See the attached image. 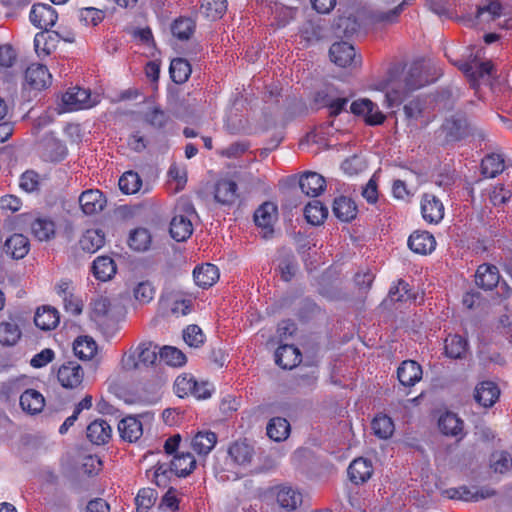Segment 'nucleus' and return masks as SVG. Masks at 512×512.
<instances>
[{
    "label": "nucleus",
    "mask_w": 512,
    "mask_h": 512,
    "mask_svg": "<svg viewBox=\"0 0 512 512\" xmlns=\"http://www.w3.org/2000/svg\"><path fill=\"white\" fill-rule=\"evenodd\" d=\"M90 92L81 87H73L62 96V102L68 111H77L89 107Z\"/></svg>",
    "instance_id": "nucleus-20"
},
{
    "label": "nucleus",
    "mask_w": 512,
    "mask_h": 512,
    "mask_svg": "<svg viewBox=\"0 0 512 512\" xmlns=\"http://www.w3.org/2000/svg\"><path fill=\"white\" fill-rule=\"evenodd\" d=\"M59 322L60 316L56 308L44 305L36 310L34 323L39 329L43 331L53 330L58 326Z\"/></svg>",
    "instance_id": "nucleus-27"
},
{
    "label": "nucleus",
    "mask_w": 512,
    "mask_h": 512,
    "mask_svg": "<svg viewBox=\"0 0 512 512\" xmlns=\"http://www.w3.org/2000/svg\"><path fill=\"white\" fill-rule=\"evenodd\" d=\"M254 449L245 441H235L229 446L228 455L238 465L249 464L253 458Z\"/></svg>",
    "instance_id": "nucleus-36"
},
{
    "label": "nucleus",
    "mask_w": 512,
    "mask_h": 512,
    "mask_svg": "<svg viewBox=\"0 0 512 512\" xmlns=\"http://www.w3.org/2000/svg\"><path fill=\"white\" fill-rule=\"evenodd\" d=\"M389 298L393 302H405L414 298L410 285L404 280H398L389 290Z\"/></svg>",
    "instance_id": "nucleus-59"
},
{
    "label": "nucleus",
    "mask_w": 512,
    "mask_h": 512,
    "mask_svg": "<svg viewBox=\"0 0 512 512\" xmlns=\"http://www.w3.org/2000/svg\"><path fill=\"white\" fill-rule=\"evenodd\" d=\"M347 474L350 481L356 485L367 482L373 474V466L371 461L362 457L354 459L348 469Z\"/></svg>",
    "instance_id": "nucleus-22"
},
{
    "label": "nucleus",
    "mask_w": 512,
    "mask_h": 512,
    "mask_svg": "<svg viewBox=\"0 0 512 512\" xmlns=\"http://www.w3.org/2000/svg\"><path fill=\"white\" fill-rule=\"evenodd\" d=\"M438 427L442 434L457 437L463 432V421L456 414L447 411L439 417Z\"/></svg>",
    "instance_id": "nucleus-35"
},
{
    "label": "nucleus",
    "mask_w": 512,
    "mask_h": 512,
    "mask_svg": "<svg viewBox=\"0 0 512 512\" xmlns=\"http://www.w3.org/2000/svg\"><path fill=\"white\" fill-rule=\"evenodd\" d=\"M443 494L445 497L452 500L476 502L494 496L496 491L490 487H468L463 485L459 487L448 488L443 491Z\"/></svg>",
    "instance_id": "nucleus-5"
},
{
    "label": "nucleus",
    "mask_w": 512,
    "mask_h": 512,
    "mask_svg": "<svg viewBox=\"0 0 512 512\" xmlns=\"http://www.w3.org/2000/svg\"><path fill=\"white\" fill-rule=\"evenodd\" d=\"M444 205L433 194L425 193L421 199V214L429 224H438L444 218Z\"/></svg>",
    "instance_id": "nucleus-10"
},
{
    "label": "nucleus",
    "mask_w": 512,
    "mask_h": 512,
    "mask_svg": "<svg viewBox=\"0 0 512 512\" xmlns=\"http://www.w3.org/2000/svg\"><path fill=\"white\" fill-rule=\"evenodd\" d=\"M372 430L380 439H389L395 430L393 420L386 414H377L371 422Z\"/></svg>",
    "instance_id": "nucleus-48"
},
{
    "label": "nucleus",
    "mask_w": 512,
    "mask_h": 512,
    "mask_svg": "<svg viewBox=\"0 0 512 512\" xmlns=\"http://www.w3.org/2000/svg\"><path fill=\"white\" fill-rule=\"evenodd\" d=\"M73 350L79 359L90 360L97 354L98 346L92 337L79 336L73 343Z\"/></svg>",
    "instance_id": "nucleus-41"
},
{
    "label": "nucleus",
    "mask_w": 512,
    "mask_h": 512,
    "mask_svg": "<svg viewBox=\"0 0 512 512\" xmlns=\"http://www.w3.org/2000/svg\"><path fill=\"white\" fill-rule=\"evenodd\" d=\"M500 389L493 381H482L474 390L475 401L484 408H490L498 401Z\"/></svg>",
    "instance_id": "nucleus-14"
},
{
    "label": "nucleus",
    "mask_w": 512,
    "mask_h": 512,
    "mask_svg": "<svg viewBox=\"0 0 512 512\" xmlns=\"http://www.w3.org/2000/svg\"><path fill=\"white\" fill-rule=\"evenodd\" d=\"M57 380L65 389H78L84 381V370L76 361L65 362L58 368Z\"/></svg>",
    "instance_id": "nucleus-6"
},
{
    "label": "nucleus",
    "mask_w": 512,
    "mask_h": 512,
    "mask_svg": "<svg viewBox=\"0 0 512 512\" xmlns=\"http://www.w3.org/2000/svg\"><path fill=\"white\" fill-rule=\"evenodd\" d=\"M119 189L126 195L137 193L142 187V179L135 171H126L118 181Z\"/></svg>",
    "instance_id": "nucleus-49"
},
{
    "label": "nucleus",
    "mask_w": 512,
    "mask_h": 512,
    "mask_svg": "<svg viewBox=\"0 0 512 512\" xmlns=\"http://www.w3.org/2000/svg\"><path fill=\"white\" fill-rule=\"evenodd\" d=\"M4 249L11 258L22 259L30 250V242L23 234H13L5 241Z\"/></svg>",
    "instance_id": "nucleus-30"
},
{
    "label": "nucleus",
    "mask_w": 512,
    "mask_h": 512,
    "mask_svg": "<svg viewBox=\"0 0 512 512\" xmlns=\"http://www.w3.org/2000/svg\"><path fill=\"white\" fill-rule=\"evenodd\" d=\"M350 111L355 116L364 119L365 124L369 126H378L386 120L385 114L380 111L377 104L368 98L355 100L350 105Z\"/></svg>",
    "instance_id": "nucleus-3"
},
{
    "label": "nucleus",
    "mask_w": 512,
    "mask_h": 512,
    "mask_svg": "<svg viewBox=\"0 0 512 512\" xmlns=\"http://www.w3.org/2000/svg\"><path fill=\"white\" fill-rule=\"evenodd\" d=\"M157 497V491L152 488L140 489L135 497L137 512H148L154 506Z\"/></svg>",
    "instance_id": "nucleus-55"
},
{
    "label": "nucleus",
    "mask_w": 512,
    "mask_h": 512,
    "mask_svg": "<svg viewBox=\"0 0 512 512\" xmlns=\"http://www.w3.org/2000/svg\"><path fill=\"white\" fill-rule=\"evenodd\" d=\"M302 359L299 349L294 345H280L275 351V362L283 369L296 367Z\"/></svg>",
    "instance_id": "nucleus-24"
},
{
    "label": "nucleus",
    "mask_w": 512,
    "mask_h": 512,
    "mask_svg": "<svg viewBox=\"0 0 512 512\" xmlns=\"http://www.w3.org/2000/svg\"><path fill=\"white\" fill-rule=\"evenodd\" d=\"M22 336L18 321L10 317L7 321L0 322V344L2 346H14Z\"/></svg>",
    "instance_id": "nucleus-32"
},
{
    "label": "nucleus",
    "mask_w": 512,
    "mask_h": 512,
    "mask_svg": "<svg viewBox=\"0 0 512 512\" xmlns=\"http://www.w3.org/2000/svg\"><path fill=\"white\" fill-rule=\"evenodd\" d=\"M219 276L218 267L211 263L197 265L193 270L195 284L202 289L213 286L218 281Z\"/></svg>",
    "instance_id": "nucleus-23"
},
{
    "label": "nucleus",
    "mask_w": 512,
    "mask_h": 512,
    "mask_svg": "<svg viewBox=\"0 0 512 512\" xmlns=\"http://www.w3.org/2000/svg\"><path fill=\"white\" fill-rule=\"evenodd\" d=\"M183 339L188 346L199 348L204 344L206 337L198 325L191 324L183 330Z\"/></svg>",
    "instance_id": "nucleus-57"
},
{
    "label": "nucleus",
    "mask_w": 512,
    "mask_h": 512,
    "mask_svg": "<svg viewBox=\"0 0 512 512\" xmlns=\"http://www.w3.org/2000/svg\"><path fill=\"white\" fill-rule=\"evenodd\" d=\"M266 430L270 439L276 442H281L287 439L291 428L287 419L274 417L268 422Z\"/></svg>",
    "instance_id": "nucleus-42"
},
{
    "label": "nucleus",
    "mask_w": 512,
    "mask_h": 512,
    "mask_svg": "<svg viewBox=\"0 0 512 512\" xmlns=\"http://www.w3.org/2000/svg\"><path fill=\"white\" fill-rule=\"evenodd\" d=\"M301 191L310 197H317L326 188L325 178L317 172L306 171L299 180Z\"/></svg>",
    "instance_id": "nucleus-21"
},
{
    "label": "nucleus",
    "mask_w": 512,
    "mask_h": 512,
    "mask_svg": "<svg viewBox=\"0 0 512 512\" xmlns=\"http://www.w3.org/2000/svg\"><path fill=\"white\" fill-rule=\"evenodd\" d=\"M446 143L462 140L468 134V125L465 119L449 118L440 127Z\"/></svg>",
    "instance_id": "nucleus-19"
},
{
    "label": "nucleus",
    "mask_w": 512,
    "mask_h": 512,
    "mask_svg": "<svg viewBox=\"0 0 512 512\" xmlns=\"http://www.w3.org/2000/svg\"><path fill=\"white\" fill-rule=\"evenodd\" d=\"M502 10V4L498 0H487L477 7L475 18L480 22H491L501 17Z\"/></svg>",
    "instance_id": "nucleus-43"
},
{
    "label": "nucleus",
    "mask_w": 512,
    "mask_h": 512,
    "mask_svg": "<svg viewBox=\"0 0 512 512\" xmlns=\"http://www.w3.org/2000/svg\"><path fill=\"white\" fill-rule=\"evenodd\" d=\"M505 161L500 154H489L481 162V172L487 178H494L504 171Z\"/></svg>",
    "instance_id": "nucleus-46"
},
{
    "label": "nucleus",
    "mask_w": 512,
    "mask_h": 512,
    "mask_svg": "<svg viewBox=\"0 0 512 512\" xmlns=\"http://www.w3.org/2000/svg\"><path fill=\"white\" fill-rule=\"evenodd\" d=\"M424 107L425 101L416 97L404 105L403 111L408 120L416 121L422 116Z\"/></svg>",
    "instance_id": "nucleus-64"
},
{
    "label": "nucleus",
    "mask_w": 512,
    "mask_h": 512,
    "mask_svg": "<svg viewBox=\"0 0 512 512\" xmlns=\"http://www.w3.org/2000/svg\"><path fill=\"white\" fill-rule=\"evenodd\" d=\"M151 242L152 238L149 230L142 227L132 230L128 238L129 247L137 252L148 250Z\"/></svg>",
    "instance_id": "nucleus-47"
},
{
    "label": "nucleus",
    "mask_w": 512,
    "mask_h": 512,
    "mask_svg": "<svg viewBox=\"0 0 512 512\" xmlns=\"http://www.w3.org/2000/svg\"><path fill=\"white\" fill-rule=\"evenodd\" d=\"M29 18L35 27L48 31L55 25L58 14L49 4L37 3L32 6Z\"/></svg>",
    "instance_id": "nucleus-9"
},
{
    "label": "nucleus",
    "mask_w": 512,
    "mask_h": 512,
    "mask_svg": "<svg viewBox=\"0 0 512 512\" xmlns=\"http://www.w3.org/2000/svg\"><path fill=\"white\" fill-rule=\"evenodd\" d=\"M307 222L313 226L321 225L328 216V209L320 201L313 200L304 208Z\"/></svg>",
    "instance_id": "nucleus-45"
},
{
    "label": "nucleus",
    "mask_w": 512,
    "mask_h": 512,
    "mask_svg": "<svg viewBox=\"0 0 512 512\" xmlns=\"http://www.w3.org/2000/svg\"><path fill=\"white\" fill-rule=\"evenodd\" d=\"M160 358L167 365L180 367L186 363L185 354L178 348L173 346H164L159 352Z\"/></svg>",
    "instance_id": "nucleus-56"
},
{
    "label": "nucleus",
    "mask_w": 512,
    "mask_h": 512,
    "mask_svg": "<svg viewBox=\"0 0 512 512\" xmlns=\"http://www.w3.org/2000/svg\"><path fill=\"white\" fill-rule=\"evenodd\" d=\"M196 29V22L190 17L180 16L171 25L172 35L180 41L191 38Z\"/></svg>",
    "instance_id": "nucleus-40"
},
{
    "label": "nucleus",
    "mask_w": 512,
    "mask_h": 512,
    "mask_svg": "<svg viewBox=\"0 0 512 512\" xmlns=\"http://www.w3.org/2000/svg\"><path fill=\"white\" fill-rule=\"evenodd\" d=\"M254 222L257 227L263 231L265 238L274 233V224L278 218V208L273 202L266 201L262 203L254 212Z\"/></svg>",
    "instance_id": "nucleus-7"
},
{
    "label": "nucleus",
    "mask_w": 512,
    "mask_h": 512,
    "mask_svg": "<svg viewBox=\"0 0 512 512\" xmlns=\"http://www.w3.org/2000/svg\"><path fill=\"white\" fill-rule=\"evenodd\" d=\"M428 83L419 63L410 65L399 74L398 69H391L386 81V101L389 107L400 105L406 97Z\"/></svg>",
    "instance_id": "nucleus-1"
},
{
    "label": "nucleus",
    "mask_w": 512,
    "mask_h": 512,
    "mask_svg": "<svg viewBox=\"0 0 512 512\" xmlns=\"http://www.w3.org/2000/svg\"><path fill=\"white\" fill-rule=\"evenodd\" d=\"M58 41L56 32H39L34 37V47L38 57H46L51 54Z\"/></svg>",
    "instance_id": "nucleus-38"
},
{
    "label": "nucleus",
    "mask_w": 512,
    "mask_h": 512,
    "mask_svg": "<svg viewBox=\"0 0 512 512\" xmlns=\"http://www.w3.org/2000/svg\"><path fill=\"white\" fill-rule=\"evenodd\" d=\"M20 406L25 413L36 415L44 409L45 398L39 391L27 389L20 396Z\"/></svg>",
    "instance_id": "nucleus-28"
},
{
    "label": "nucleus",
    "mask_w": 512,
    "mask_h": 512,
    "mask_svg": "<svg viewBox=\"0 0 512 512\" xmlns=\"http://www.w3.org/2000/svg\"><path fill=\"white\" fill-rule=\"evenodd\" d=\"M82 250L88 253H95L105 244V234L100 229H88L79 241Z\"/></svg>",
    "instance_id": "nucleus-37"
},
{
    "label": "nucleus",
    "mask_w": 512,
    "mask_h": 512,
    "mask_svg": "<svg viewBox=\"0 0 512 512\" xmlns=\"http://www.w3.org/2000/svg\"><path fill=\"white\" fill-rule=\"evenodd\" d=\"M140 365H153L157 359V352L151 343H141L136 348Z\"/></svg>",
    "instance_id": "nucleus-62"
},
{
    "label": "nucleus",
    "mask_w": 512,
    "mask_h": 512,
    "mask_svg": "<svg viewBox=\"0 0 512 512\" xmlns=\"http://www.w3.org/2000/svg\"><path fill=\"white\" fill-rule=\"evenodd\" d=\"M171 469L177 477H186L196 468V459L191 452H180L174 456Z\"/></svg>",
    "instance_id": "nucleus-33"
},
{
    "label": "nucleus",
    "mask_w": 512,
    "mask_h": 512,
    "mask_svg": "<svg viewBox=\"0 0 512 512\" xmlns=\"http://www.w3.org/2000/svg\"><path fill=\"white\" fill-rule=\"evenodd\" d=\"M191 72V65L189 61L184 58H175L170 63V77L176 84L185 83L189 79Z\"/></svg>",
    "instance_id": "nucleus-44"
},
{
    "label": "nucleus",
    "mask_w": 512,
    "mask_h": 512,
    "mask_svg": "<svg viewBox=\"0 0 512 512\" xmlns=\"http://www.w3.org/2000/svg\"><path fill=\"white\" fill-rule=\"evenodd\" d=\"M499 282L500 273L495 265L483 263L478 266L475 273V283L479 288L491 291L498 286Z\"/></svg>",
    "instance_id": "nucleus-13"
},
{
    "label": "nucleus",
    "mask_w": 512,
    "mask_h": 512,
    "mask_svg": "<svg viewBox=\"0 0 512 512\" xmlns=\"http://www.w3.org/2000/svg\"><path fill=\"white\" fill-rule=\"evenodd\" d=\"M118 431L124 441L133 443L143 435V425L137 417L127 416L118 423Z\"/></svg>",
    "instance_id": "nucleus-25"
},
{
    "label": "nucleus",
    "mask_w": 512,
    "mask_h": 512,
    "mask_svg": "<svg viewBox=\"0 0 512 512\" xmlns=\"http://www.w3.org/2000/svg\"><path fill=\"white\" fill-rule=\"evenodd\" d=\"M332 211L335 217L342 222H351L358 213L356 203L346 196L335 198Z\"/></svg>",
    "instance_id": "nucleus-29"
},
{
    "label": "nucleus",
    "mask_w": 512,
    "mask_h": 512,
    "mask_svg": "<svg viewBox=\"0 0 512 512\" xmlns=\"http://www.w3.org/2000/svg\"><path fill=\"white\" fill-rule=\"evenodd\" d=\"M216 443V433L212 431H199L191 440V448L199 456H206L215 447Z\"/></svg>",
    "instance_id": "nucleus-31"
},
{
    "label": "nucleus",
    "mask_w": 512,
    "mask_h": 512,
    "mask_svg": "<svg viewBox=\"0 0 512 512\" xmlns=\"http://www.w3.org/2000/svg\"><path fill=\"white\" fill-rule=\"evenodd\" d=\"M116 271V264L109 256H98L93 261L92 272L99 281L105 282L110 280L115 275Z\"/></svg>",
    "instance_id": "nucleus-34"
},
{
    "label": "nucleus",
    "mask_w": 512,
    "mask_h": 512,
    "mask_svg": "<svg viewBox=\"0 0 512 512\" xmlns=\"http://www.w3.org/2000/svg\"><path fill=\"white\" fill-rule=\"evenodd\" d=\"M468 348L467 340L460 335H449L444 341L445 355L451 359H461Z\"/></svg>",
    "instance_id": "nucleus-39"
},
{
    "label": "nucleus",
    "mask_w": 512,
    "mask_h": 512,
    "mask_svg": "<svg viewBox=\"0 0 512 512\" xmlns=\"http://www.w3.org/2000/svg\"><path fill=\"white\" fill-rule=\"evenodd\" d=\"M490 467L495 473L505 474L512 470V455L506 451H495L490 456Z\"/></svg>",
    "instance_id": "nucleus-50"
},
{
    "label": "nucleus",
    "mask_w": 512,
    "mask_h": 512,
    "mask_svg": "<svg viewBox=\"0 0 512 512\" xmlns=\"http://www.w3.org/2000/svg\"><path fill=\"white\" fill-rule=\"evenodd\" d=\"M23 222L30 226L31 234L39 241H49L55 237V222L48 216L34 213L22 214Z\"/></svg>",
    "instance_id": "nucleus-2"
},
{
    "label": "nucleus",
    "mask_w": 512,
    "mask_h": 512,
    "mask_svg": "<svg viewBox=\"0 0 512 512\" xmlns=\"http://www.w3.org/2000/svg\"><path fill=\"white\" fill-rule=\"evenodd\" d=\"M408 247L411 251L420 255H428L436 248V240L428 231H414L408 238Z\"/></svg>",
    "instance_id": "nucleus-12"
},
{
    "label": "nucleus",
    "mask_w": 512,
    "mask_h": 512,
    "mask_svg": "<svg viewBox=\"0 0 512 512\" xmlns=\"http://www.w3.org/2000/svg\"><path fill=\"white\" fill-rule=\"evenodd\" d=\"M87 439L94 445H104L112 437V428L104 419H95L86 428Z\"/></svg>",
    "instance_id": "nucleus-17"
},
{
    "label": "nucleus",
    "mask_w": 512,
    "mask_h": 512,
    "mask_svg": "<svg viewBox=\"0 0 512 512\" xmlns=\"http://www.w3.org/2000/svg\"><path fill=\"white\" fill-rule=\"evenodd\" d=\"M330 60L339 67L357 66L361 62L353 45L345 42H335L329 49Z\"/></svg>",
    "instance_id": "nucleus-8"
},
{
    "label": "nucleus",
    "mask_w": 512,
    "mask_h": 512,
    "mask_svg": "<svg viewBox=\"0 0 512 512\" xmlns=\"http://www.w3.org/2000/svg\"><path fill=\"white\" fill-rule=\"evenodd\" d=\"M193 224L184 214H175L170 222L169 232L177 242L186 241L193 233Z\"/></svg>",
    "instance_id": "nucleus-26"
},
{
    "label": "nucleus",
    "mask_w": 512,
    "mask_h": 512,
    "mask_svg": "<svg viewBox=\"0 0 512 512\" xmlns=\"http://www.w3.org/2000/svg\"><path fill=\"white\" fill-rule=\"evenodd\" d=\"M316 101L321 102L324 107L329 109L330 116L336 117L344 111L349 102V99L347 97L332 99L327 94L322 95L320 92H318Z\"/></svg>",
    "instance_id": "nucleus-53"
},
{
    "label": "nucleus",
    "mask_w": 512,
    "mask_h": 512,
    "mask_svg": "<svg viewBox=\"0 0 512 512\" xmlns=\"http://www.w3.org/2000/svg\"><path fill=\"white\" fill-rule=\"evenodd\" d=\"M227 6V0H204L201 9L208 19L217 20L226 13Z\"/></svg>",
    "instance_id": "nucleus-54"
},
{
    "label": "nucleus",
    "mask_w": 512,
    "mask_h": 512,
    "mask_svg": "<svg viewBox=\"0 0 512 512\" xmlns=\"http://www.w3.org/2000/svg\"><path fill=\"white\" fill-rule=\"evenodd\" d=\"M52 84V75L48 68L40 63H32L24 72V88L42 91Z\"/></svg>",
    "instance_id": "nucleus-4"
},
{
    "label": "nucleus",
    "mask_w": 512,
    "mask_h": 512,
    "mask_svg": "<svg viewBox=\"0 0 512 512\" xmlns=\"http://www.w3.org/2000/svg\"><path fill=\"white\" fill-rule=\"evenodd\" d=\"M67 155L66 145L59 140H50L45 145V157L51 162H60Z\"/></svg>",
    "instance_id": "nucleus-58"
},
{
    "label": "nucleus",
    "mask_w": 512,
    "mask_h": 512,
    "mask_svg": "<svg viewBox=\"0 0 512 512\" xmlns=\"http://www.w3.org/2000/svg\"><path fill=\"white\" fill-rule=\"evenodd\" d=\"M214 198L221 205H233L239 198L237 183L228 178L218 180L215 184Z\"/></svg>",
    "instance_id": "nucleus-15"
},
{
    "label": "nucleus",
    "mask_w": 512,
    "mask_h": 512,
    "mask_svg": "<svg viewBox=\"0 0 512 512\" xmlns=\"http://www.w3.org/2000/svg\"><path fill=\"white\" fill-rule=\"evenodd\" d=\"M275 496L278 505L286 511L296 510L303 502L301 492L287 485L277 486Z\"/></svg>",
    "instance_id": "nucleus-16"
},
{
    "label": "nucleus",
    "mask_w": 512,
    "mask_h": 512,
    "mask_svg": "<svg viewBox=\"0 0 512 512\" xmlns=\"http://www.w3.org/2000/svg\"><path fill=\"white\" fill-rule=\"evenodd\" d=\"M414 0H403L398 6L394 9L389 10L388 12H380L374 11L369 15L370 21L375 24L379 23H394L400 13L403 11L404 6L412 4Z\"/></svg>",
    "instance_id": "nucleus-51"
},
{
    "label": "nucleus",
    "mask_w": 512,
    "mask_h": 512,
    "mask_svg": "<svg viewBox=\"0 0 512 512\" xmlns=\"http://www.w3.org/2000/svg\"><path fill=\"white\" fill-rule=\"evenodd\" d=\"M195 387H197V381L189 375L178 376L174 382V392L180 398L192 395Z\"/></svg>",
    "instance_id": "nucleus-60"
},
{
    "label": "nucleus",
    "mask_w": 512,
    "mask_h": 512,
    "mask_svg": "<svg viewBox=\"0 0 512 512\" xmlns=\"http://www.w3.org/2000/svg\"><path fill=\"white\" fill-rule=\"evenodd\" d=\"M79 204L84 214L95 215L105 208L107 199L100 190L89 189L81 193Z\"/></svg>",
    "instance_id": "nucleus-11"
},
{
    "label": "nucleus",
    "mask_w": 512,
    "mask_h": 512,
    "mask_svg": "<svg viewBox=\"0 0 512 512\" xmlns=\"http://www.w3.org/2000/svg\"><path fill=\"white\" fill-rule=\"evenodd\" d=\"M40 184V175L34 170H26L24 173H22L19 179V187L27 193L38 191Z\"/></svg>",
    "instance_id": "nucleus-61"
},
{
    "label": "nucleus",
    "mask_w": 512,
    "mask_h": 512,
    "mask_svg": "<svg viewBox=\"0 0 512 512\" xmlns=\"http://www.w3.org/2000/svg\"><path fill=\"white\" fill-rule=\"evenodd\" d=\"M174 474V471L171 469V465L167 464H158L155 467L153 473V482L162 488H166L171 480V476Z\"/></svg>",
    "instance_id": "nucleus-63"
},
{
    "label": "nucleus",
    "mask_w": 512,
    "mask_h": 512,
    "mask_svg": "<svg viewBox=\"0 0 512 512\" xmlns=\"http://www.w3.org/2000/svg\"><path fill=\"white\" fill-rule=\"evenodd\" d=\"M144 121L151 127L160 130L166 127L170 117L159 106H153L145 112Z\"/></svg>",
    "instance_id": "nucleus-52"
},
{
    "label": "nucleus",
    "mask_w": 512,
    "mask_h": 512,
    "mask_svg": "<svg viewBox=\"0 0 512 512\" xmlns=\"http://www.w3.org/2000/svg\"><path fill=\"white\" fill-rule=\"evenodd\" d=\"M422 367L414 360L403 361L397 369V378L401 385L412 387L422 379Z\"/></svg>",
    "instance_id": "nucleus-18"
}]
</instances>
